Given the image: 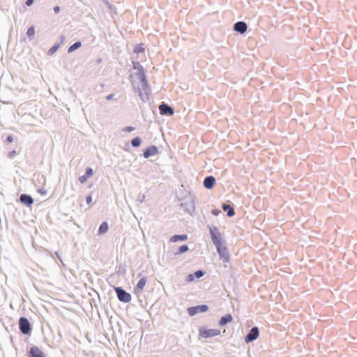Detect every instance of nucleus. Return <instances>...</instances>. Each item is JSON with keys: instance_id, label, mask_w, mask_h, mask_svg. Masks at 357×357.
<instances>
[{"instance_id": "obj_31", "label": "nucleus", "mask_w": 357, "mask_h": 357, "mask_svg": "<svg viewBox=\"0 0 357 357\" xmlns=\"http://www.w3.org/2000/svg\"><path fill=\"white\" fill-rule=\"evenodd\" d=\"M38 192L40 194L43 195H45V194L47 193L46 190L43 189V188H42V189H39V190H38Z\"/></svg>"}, {"instance_id": "obj_5", "label": "nucleus", "mask_w": 357, "mask_h": 357, "mask_svg": "<svg viewBox=\"0 0 357 357\" xmlns=\"http://www.w3.org/2000/svg\"><path fill=\"white\" fill-rule=\"evenodd\" d=\"M208 307L206 305H197L188 308V312L190 316H193L199 312H204L208 310Z\"/></svg>"}, {"instance_id": "obj_36", "label": "nucleus", "mask_w": 357, "mask_h": 357, "mask_svg": "<svg viewBox=\"0 0 357 357\" xmlns=\"http://www.w3.org/2000/svg\"><path fill=\"white\" fill-rule=\"evenodd\" d=\"M212 213L214 215H218V211L217 210H213Z\"/></svg>"}, {"instance_id": "obj_33", "label": "nucleus", "mask_w": 357, "mask_h": 357, "mask_svg": "<svg viewBox=\"0 0 357 357\" xmlns=\"http://www.w3.org/2000/svg\"><path fill=\"white\" fill-rule=\"evenodd\" d=\"M54 11L55 13H59L60 11V7L59 6H55L54 8Z\"/></svg>"}, {"instance_id": "obj_30", "label": "nucleus", "mask_w": 357, "mask_h": 357, "mask_svg": "<svg viewBox=\"0 0 357 357\" xmlns=\"http://www.w3.org/2000/svg\"><path fill=\"white\" fill-rule=\"evenodd\" d=\"M86 202L88 204H91L92 202V197L91 195H89L86 197Z\"/></svg>"}, {"instance_id": "obj_32", "label": "nucleus", "mask_w": 357, "mask_h": 357, "mask_svg": "<svg viewBox=\"0 0 357 357\" xmlns=\"http://www.w3.org/2000/svg\"><path fill=\"white\" fill-rule=\"evenodd\" d=\"M33 3V0H26V4L28 6H31Z\"/></svg>"}, {"instance_id": "obj_6", "label": "nucleus", "mask_w": 357, "mask_h": 357, "mask_svg": "<svg viewBox=\"0 0 357 357\" xmlns=\"http://www.w3.org/2000/svg\"><path fill=\"white\" fill-rule=\"evenodd\" d=\"M259 337V329L257 327H253L250 333L245 337V340L247 343L256 340Z\"/></svg>"}, {"instance_id": "obj_1", "label": "nucleus", "mask_w": 357, "mask_h": 357, "mask_svg": "<svg viewBox=\"0 0 357 357\" xmlns=\"http://www.w3.org/2000/svg\"><path fill=\"white\" fill-rule=\"evenodd\" d=\"M220 334L218 329H207L206 328H200L199 329V335L200 338H209L218 336Z\"/></svg>"}, {"instance_id": "obj_25", "label": "nucleus", "mask_w": 357, "mask_h": 357, "mask_svg": "<svg viewBox=\"0 0 357 357\" xmlns=\"http://www.w3.org/2000/svg\"><path fill=\"white\" fill-rule=\"evenodd\" d=\"M188 250H189V248L187 245H181V246H180V248L178 249V254L184 253V252H187Z\"/></svg>"}, {"instance_id": "obj_35", "label": "nucleus", "mask_w": 357, "mask_h": 357, "mask_svg": "<svg viewBox=\"0 0 357 357\" xmlns=\"http://www.w3.org/2000/svg\"><path fill=\"white\" fill-rule=\"evenodd\" d=\"M113 97H114V94H110V95H108V96L106 97V99H107V100H112V99L113 98Z\"/></svg>"}, {"instance_id": "obj_16", "label": "nucleus", "mask_w": 357, "mask_h": 357, "mask_svg": "<svg viewBox=\"0 0 357 357\" xmlns=\"http://www.w3.org/2000/svg\"><path fill=\"white\" fill-rule=\"evenodd\" d=\"M187 239H188V236L186 234L174 235V236L171 237L170 241L173 242V243H175V242H177L178 241H186Z\"/></svg>"}, {"instance_id": "obj_18", "label": "nucleus", "mask_w": 357, "mask_h": 357, "mask_svg": "<svg viewBox=\"0 0 357 357\" xmlns=\"http://www.w3.org/2000/svg\"><path fill=\"white\" fill-rule=\"evenodd\" d=\"M222 209L224 211H227V215L229 217H231V216H233L234 215V210L229 205L224 204L222 205Z\"/></svg>"}, {"instance_id": "obj_37", "label": "nucleus", "mask_w": 357, "mask_h": 357, "mask_svg": "<svg viewBox=\"0 0 357 357\" xmlns=\"http://www.w3.org/2000/svg\"><path fill=\"white\" fill-rule=\"evenodd\" d=\"M15 153V151H12V152H10V155H14Z\"/></svg>"}, {"instance_id": "obj_15", "label": "nucleus", "mask_w": 357, "mask_h": 357, "mask_svg": "<svg viewBox=\"0 0 357 357\" xmlns=\"http://www.w3.org/2000/svg\"><path fill=\"white\" fill-rule=\"evenodd\" d=\"M93 174V169L91 168H87L85 175H83L79 178V181L82 183H85L87 179L91 177Z\"/></svg>"}, {"instance_id": "obj_24", "label": "nucleus", "mask_w": 357, "mask_h": 357, "mask_svg": "<svg viewBox=\"0 0 357 357\" xmlns=\"http://www.w3.org/2000/svg\"><path fill=\"white\" fill-rule=\"evenodd\" d=\"M131 143L133 146H139L141 144V139L139 137H135L132 139Z\"/></svg>"}, {"instance_id": "obj_13", "label": "nucleus", "mask_w": 357, "mask_h": 357, "mask_svg": "<svg viewBox=\"0 0 357 357\" xmlns=\"http://www.w3.org/2000/svg\"><path fill=\"white\" fill-rule=\"evenodd\" d=\"M30 354L31 357H45L43 351L37 347L31 348Z\"/></svg>"}, {"instance_id": "obj_26", "label": "nucleus", "mask_w": 357, "mask_h": 357, "mask_svg": "<svg viewBox=\"0 0 357 357\" xmlns=\"http://www.w3.org/2000/svg\"><path fill=\"white\" fill-rule=\"evenodd\" d=\"M140 70H141L142 80V82H144L145 84H146V77H145V75H144V72L142 66H140Z\"/></svg>"}, {"instance_id": "obj_3", "label": "nucleus", "mask_w": 357, "mask_h": 357, "mask_svg": "<svg viewBox=\"0 0 357 357\" xmlns=\"http://www.w3.org/2000/svg\"><path fill=\"white\" fill-rule=\"evenodd\" d=\"M20 329L24 334H28L31 331L30 324L26 318L21 317L19 320Z\"/></svg>"}, {"instance_id": "obj_7", "label": "nucleus", "mask_w": 357, "mask_h": 357, "mask_svg": "<svg viewBox=\"0 0 357 357\" xmlns=\"http://www.w3.org/2000/svg\"><path fill=\"white\" fill-rule=\"evenodd\" d=\"M211 239L216 248L223 245L222 243L221 236L218 233H215L213 230H211Z\"/></svg>"}, {"instance_id": "obj_11", "label": "nucleus", "mask_w": 357, "mask_h": 357, "mask_svg": "<svg viewBox=\"0 0 357 357\" xmlns=\"http://www.w3.org/2000/svg\"><path fill=\"white\" fill-rule=\"evenodd\" d=\"M158 153V149L155 146H151L147 148L144 152V156L148 158L152 155H155Z\"/></svg>"}, {"instance_id": "obj_8", "label": "nucleus", "mask_w": 357, "mask_h": 357, "mask_svg": "<svg viewBox=\"0 0 357 357\" xmlns=\"http://www.w3.org/2000/svg\"><path fill=\"white\" fill-rule=\"evenodd\" d=\"M160 113L162 115L167 114L172 116L174 114V109L166 104H162L159 106Z\"/></svg>"}, {"instance_id": "obj_28", "label": "nucleus", "mask_w": 357, "mask_h": 357, "mask_svg": "<svg viewBox=\"0 0 357 357\" xmlns=\"http://www.w3.org/2000/svg\"><path fill=\"white\" fill-rule=\"evenodd\" d=\"M186 280L188 282H192L195 280L194 274L188 275Z\"/></svg>"}, {"instance_id": "obj_2", "label": "nucleus", "mask_w": 357, "mask_h": 357, "mask_svg": "<svg viewBox=\"0 0 357 357\" xmlns=\"http://www.w3.org/2000/svg\"><path fill=\"white\" fill-rule=\"evenodd\" d=\"M115 291L117 294L118 298L121 302L128 303L131 301V296L130 294L127 293L126 291L122 289L120 287H116Z\"/></svg>"}, {"instance_id": "obj_14", "label": "nucleus", "mask_w": 357, "mask_h": 357, "mask_svg": "<svg viewBox=\"0 0 357 357\" xmlns=\"http://www.w3.org/2000/svg\"><path fill=\"white\" fill-rule=\"evenodd\" d=\"M20 201L23 204H24L25 205L29 206H31L33 202L32 197L26 194L21 195Z\"/></svg>"}, {"instance_id": "obj_9", "label": "nucleus", "mask_w": 357, "mask_h": 357, "mask_svg": "<svg viewBox=\"0 0 357 357\" xmlns=\"http://www.w3.org/2000/svg\"><path fill=\"white\" fill-rule=\"evenodd\" d=\"M146 282H147L146 277H142L137 282V284L135 288V293L142 292L143 291L144 287L146 286Z\"/></svg>"}, {"instance_id": "obj_29", "label": "nucleus", "mask_w": 357, "mask_h": 357, "mask_svg": "<svg viewBox=\"0 0 357 357\" xmlns=\"http://www.w3.org/2000/svg\"><path fill=\"white\" fill-rule=\"evenodd\" d=\"M134 130H135V128L132 127V126H128V127L124 128V131H126V132H131V131H132Z\"/></svg>"}, {"instance_id": "obj_19", "label": "nucleus", "mask_w": 357, "mask_h": 357, "mask_svg": "<svg viewBox=\"0 0 357 357\" xmlns=\"http://www.w3.org/2000/svg\"><path fill=\"white\" fill-rule=\"evenodd\" d=\"M107 230H108V225L106 222H103L99 227L98 233L100 234H102L106 233L107 231Z\"/></svg>"}, {"instance_id": "obj_12", "label": "nucleus", "mask_w": 357, "mask_h": 357, "mask_svg": "<svg viewBox=\"0 0 357 357\" xmlns=\"http://www.w3.org/2000/svg\"><path fill=\"white\" fill-rule=\"evenodd\" d=\"M215 183V179L213 176H207L204 181V185L207 189H211Z\"/></svg>"}, {"instance_id": "obj_34", "label": "nucleus", "mask_w": 357, "mask_h": 357, "mask_svg": "<svg viewBox=\"0 0 357 357\" xmlns=\"http://www.w3.org/2000/svg\"><path fill=\"white\" fill-rule=\"evenodd\" d=\"M6 141L10 143L13 141V137L11 135H10L7 137Z\"/></svg>"}, {"instance_id": "obj_10", "label": "nucleus", "mask_w": 357, "mask_h": 357, "mask_svg": "<svg viewBox=\"0 0 357 357\" xmlns=\"http://www.w3.org/2000/svg\"><path fill=\"white\" fill-rule=\"evenodd\" d=\"M247 24L244 22H238L234 24V30L242 34L247 31Z\"/></svg>"}, {"instance_id": "obj_20", "label": "nucleus", "mask_w": 357, "mask_h": 357, "mask_svg": "<svg viewBox=\"0 0 357 357\" xmlns=\"http://www.w3.org/2000/svg\"><path fill=\"white\" fill-rule=\"evenodd\" d=\"M81 42H76L68 48V52H72L81 47Z\"/></svg>"}, {"instance_id": "obj_21", "label": "nucleus", "mask_w": 357, "mask_h": 357, "mask_svg": "<svg viewBox=\"0 0 357 357\" xmlns=\"http://www.w3.org/2000/svg\"><path fill=\"white\" fill-rule=\"evenodd\" d=\"M26 34L29 38H31L35 35V28L33 26L29 27L26 31Z\"/></svg>"}, {"instance_id": "obj_27", "label": "nucleus", "mask_w": 357, "mask_h": 357, "mask_svg": "<svg viewBox=\"0 0 357 357\" xmlns=\"http://www.w3.org/2000/svg\"><path fill=\"white\" fill-rule=\"evenodd\" d=\"M204 275V272L202 271H197L194 273L195 278H199Z\"/></svg>"}, {"instance_id": "obj_23", "label": "nucleus", "mask_w": 357, "mask_h": 357, "mask_svg": "<svg viewBox=\"0 0 357 357\" xmlns=\"http://www.w3.org/2000/svg\"><path fill=\"white\" fill-rule=\"evenodd\" d=\"M59 48V44L54 45L53 47H52L49 50L48 54L49 55H52L53 54H54L58 50Z\"/></svg>"}, {"instance_id": "obj_22", "label": "nucleus", "mask_w": 357, "mask_h": 357, "mask_svg": "<svg viewBox=\"0 0 357 357\" xmlns=\"http://www.w3.org/2000/svg\"><path fill=\"white\" fill-rule=\"evenodd\" d=\"M134 52L137 54L144 52V48L143 47V44L137 45L134 49Z\"/></svg>"}, {"instance_id": "obj_4", "label": "nucleus", "mask_w": 357, "mask_h": 357, "mask_svg": "<svg viewBox=\"0 0 357 357\" xmlns=\"http://www.w3.org/2000/svg\"><path fill=\"white\" fill-rule=\"evenodd\" d=\"M217 248L218 252L219 253L220 258L223 260L224 262H229L230 259L229 252L227 248V247L224 245H222Z\"/></svg>"}, {"instance_id": "obj_17", "label": "nucleus", "mask_w": 357, "mask_h": 357, "mask_svg": "<svg viewBox=\"0 0 357 357\" xmlns=\"http://www.w3.org/2000/svg\"><path fill=\"white\" fill-rule=\"evenodd\" d=\"M231 320H232L231 315V314H227L226 316L222 317L220 319L219 324H220V326H225L228 322H230Z\"/></svg>"}]
</instances>
